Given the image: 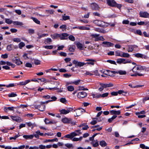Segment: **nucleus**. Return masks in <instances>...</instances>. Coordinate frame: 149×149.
Listing matches in <instances>:
<instances>
[{"label":"nucleus","instance_id":"1","mask_svg":"<svg viewBox=\"0 0 149 149\" xmlns=\"http://www.w3.org/2000/svg\"><path fill=\"white\" fill-rule=\"evenodd\" d=\"M131 63L134 65H136L130 71L131 72L132 70L134 73V74H129L132 77H136L137 76H142L144 75V74L140 73L138 72V70H146V68L144 66H141L139 65H136V63L134 62Z\"/></svg>","mask_w":149,"mask_h":149},{"label":"nucleus","instance_id":"2","mask_svg":"<svg viewBox=\"0 0 149 149\" xmlns=\"http://www.w3.org/2000/svg\"><path fill=\"white\" fill-rule=\"evenodd\" d=\"M107 5L111 7H116L120 9L122 6L121 4H118L114 0H107Z\"/></svg>","mask_w":149,"mask_h":149},{"label":"nucleus","instance_id":"3","mask_svg":"<svg viewBox=\"0 0 149 149\" xmlns=\"http://www.w3.org/2000/svg\"><path fill=\"white\" fill-rule=\"evenodd\" d=\"M61 121L64 124H70L72 126L76 125L75 122L72 121L71 118H68L65 117L62 119Z\"/></svg>","mask_w":149,"mask_h":149},{"label":"nucleus","instance_id":"4","mask_svg":"<svg viewBox=\"0 0 149 149\" xmlns=\"http://www.w3.org/2000/svg\"><path fill=\"white\" fill-rule=\"evenodd\" d=\"M100 87L99 88L98 90L100 92L102 91L104 88L107 87H110L113 86V84L111 83L109 84H103L100 83Z\"/></svg>","mask_w":149,"mask_h":149},{"label":"nucleus","instance_id":"5","mask_svg":"<svg viewBox=\"0 0 149 149\" xmlns=\"http://www.w3.org/2000/svg\"><path fill=\"white\" fill-rule=\"evenodd\" d=\"M93 23L97 26L103 28H106L108 26V25L105 24V22L102 21L95 20L93 21Z\"/></svg>","mask_w":149,"mask_h":149},{"label":"nucleus","instance_id":"6","mask_svg":"<svg viewBox=\"0 0 149 149\" xmlns=\"http://www.w3.org/2000/svg\"><path fill=\"white\" fill-rule=\"evenodd\" d=\"M66 110L65 109H62L59 111L61 114H66L71 111H72L74 109V108L72 107H66Z\"/></svg>","mask_w":149,"mask_h":149},{"label":"nucleus","instance_id":"7","mask_svg":"<svg viewBox=\"0 0 149 149\" xmlns=\"http://www.w3.org/2000/svg\"><path fill=\"white\" fill-rule=\"evenodd\" d=\"M116 62L119 64L121 63L125 64L127 63H131L132 61L130 59H127L126 60L124 58H120L117 60Z\"/></svg>","mask_w":149,"mask_h":149},{"label":"nucleus","instance_id":"8","mask_svg":"<svg viewBox=\"0 0 149 149\" xmlns=\"http://www.w3.org/2000/svg\"><path fill=\"white\" fill-rule=\"evenodd\" d=\"M73 111L76 112V115H75L76 117L79 116L85 112V111L81 108H79L74 110V109Z\"/></svg>","mask_w":149,"mask_h":149},{"label":"nucleus","instance_id":"9","mask_svg":"<svg viewBox=\"0 0 149 149\" xmlns=\"http://www.w3.org/2000/svg\"><path fill=\"white\" fill-rule=\"evenodd\" d=\"M90 7L92 10H98L100 8L98 5L95 3H91Z\"/></svg>","mask_w":149,"mask_h":149},{"label":"nucleus","instance_id":"10","mask_svg":"<svg viewBox=\"0 0 149 149\" xmlns=\"http://www.w3.org/2000/svg\"><path fill=\"white\" fill-rule=\"evenodd\" d=\"M36 109H38L39 111H43L45 110L46 107L45 105L40 104V105H36L34 106Z\"/></svg>","mask_w":149,"mask_h":149},{"label":"nucleus","instance_id":"11","mask_svg":"<svg viewBox=\"0 0 149 149\" xmlns=\"http://www.w3.org/2000/svg\"><path fill=\"white\" fill-rule=\"evenodd\" d=\"M73 64H75V67L77 68L78 67H81L83 66L85 64L84 62H78L76 60H74L72 61Z\"/></svg>","mask_w":149,"mask_h":149},{"label":"nucleus","instance_id":"12","mask_svg":"<svg viewBox=\"0 0 149 149\" xmlns=\"http://www.w3.org/2000/svg\"><path fill=\"white\" fill-rule=\"evenodd\" d=\"M139 16L145 18H149V13L146 11H141L139 14Z\"/></svg>","mask_w":149,"mask_h":149},{"label":"nucleus","instance_id":"13","mask_svg":"<svg viewBox=\"0 0 149 149\" xmlns=\"http://www.w3.org/2000/svg\"><path fill=\"white\" fill-rule=\"evenodd\" d=\"M106 73H105L104 74L111 77L114 76V75L116 74V73H117L116 71H111L109 70H106Z\"/></svg>","mask_w":149,"mask_h":149},{"label":"nucleus","instance_id":"14","mask_svg":"<svg viewBox=\"0 0 149 149\" xmlns=\"http://www.w3.org/2000/svg\"><path fill=\"white\" fill-rule=\"evenodd\" d=\"M58 37L60 38L61 40H67L68 39L67 37L69 36V34L67 33H62V34H58Z\"/></svg>","mask_w":149,"mask_h":149},{"label":"nucleus","instance_id":"15","mask_svg":"<svg viewBox=\"0 0 149 149\" xmlns=\"http://www.w3.org/2000/svg\"><path fill=\"white\" fill-rule=\"evenodd\" d=\"M133 55H134L135 57L138 58H141L145 59H147L148 58V57L146 55H144L139 53L134 54H133Z\"/></svg>","mask_w":149,"mask_h":149},{"label":"nucleus","instance_id":"16","mask_svg":"<svg viewBox=\"0 0 149 149\" xmlns=\"http://www.w3.org/2000/svg\"><path fill=\"white\" fill-rule=\"evenodd\" d=\"M87 96V93L84 91H82L78 93L77 96L78 98H81L86 97Z\"/></svg>","mask_w":149,"mask_h":149},{"label":"nucleus","instance_id":"17","mask_svg":"<svg viewBox=\"0 0 149 149\" xmlns=\"http://www.w3.org/2000/svg\"><path fill=\"white\" fill-rule=\"evenodd\" d=\"M12 61L13 63H15L17 65H19L22 63V62L20 60L19 58H18L15 57L12 59Z\"/></svg>","mask_w":149,"mask_h":149},{"label":"nucleus","instance_id":"18","mask_svg":"<svg viewBox=\"0 0 149 149\" xmlns=\"http://www.w3.org/2000/svg\"><path fill=\"white\" fill-rule=\"evenodd\" d=\"M75 44L77 46V48L80 50H83L84 49V46L79 42H75Z\"/></svg>","mask_w":149,"mask_h":149},{"label":"nucleus","instance_id":"19","mask_svg":"<svg viewBox=\"0 0 149 149\" xmlns=\"http://www.w3.org/2000/svg\"><path fill=\"white\" fill-rule=\"evenodd\" d=\"M102 44L105 45L103 46L105 47H113L114 45L111 42L107 41H104L102 42Z\"/></svg>","mask_w":149,"mask_h":149},{"label":"nucleus","instance_id":"20","mask_svg":"<svg viewBox=\"0 0 149 149\" xmlns=\"http://www.w3.org/2000/svg\"><path fill=\"white\" fill-rule=\"evenodd\" d=\"M110 113L111 115H119L120 114L121 111L120 110L116 111L112 110L110 111Z\"/></svg>","mask_w":149,"mask_h":149},{"label":"nucleus","instance_id":"21","mask_svg":"<svg viewBox=\"0 0 149 149\" xmlns=\"http://www.w3.org/2000/svg\"><path fill=\"white\" fill-rule=\"evenodd\" d=\"M30 82V80H25V81H22V82H20L19 83H17V86H25Z\"/></svg>","mask_w":149,"mask_h":149},{"label":"nucleus","instance_id":"22","mask_svg":"<svg viewBox=\"0 0 149 149\" xmlns=\"http://www.w3.org/2000/svg\"><path fill=\"white\" fill-rule=\"evenodd\" d=\"M91 36L93 38H95V41H97L100 40L99 39V34L93 33L91 34Z\"/></svg>","mask_w":149,"mask_h":149},{"label":"nucleus","instance_id":"23","mask_svg":"<svg viewBox=\"0 0 149 149\" xmlns=\"http://www.w3.org/2000/svg\"><path fill=\"white\" fill-rule=\"evenodd\" d=\"M11 118L13 121L17 122H19L20 120V117L19 116H11Z\"/></svg>","mask_w":149,"mask_h":149},{"label":"nucleus","instance_id":"24","mask_svg":"<svg viewBox=\"0 0 149 149\" xmlns=\"http://www.w3.org/2000/svg\"><path fill=\"white\" fill-rule=\"evenodd\" d=\"M15 108L13 107H5L3 109L5 112H7L8 111V110L10 111H14Z\"/></svg>","mask_w":149,"mask_h":149},{"label":"nucleus","instance_id":"25","mask_svg":"<svg viewBox=\"0 0 149 149\" xmlns=\"http://www.w3.org/2000/svg\"><path fill=\"white\" fill-rule=\"evenodd\" d=\"M68 48V50L70 52H74L75 49V47L73 45H69Z\"/></svg>","mask_w":149,"mask_h":149},{"label":"nucleus","instance_id":"26","mask_svg":"<svg viewBox=\"0 0 149 149\" xmlns=\"http://www.w3.org/2000/svg\"><path fill=\"white\" fill-rule=\"evenodd\" d=\"M34 137V135H24L23 136V137L25 138L26 139H32Z\"/></svg>","mask_w":149,"mask_h":149},{"label":"nucleus","instance_id":"27","mask_svg":"<svg viewBox=\"0 0 149 149\" xmlns=\"http://www.w3.org/2000/svg\"><path fill=\"white\" fill-rule=\"evenodd\" d=\"M17 86V83H10L8 85H5L4 84V86H5L7 88H10L11 87H13Z\"/></svg>","mask_w":149,"mask_h":149},{"label":"nucleus","instance_id":"28","mask_svg":"<svg viewBox=\"0 0 149 149\" xmlns=\"http://www.w3.org/2000/svg\"><path fill=\"white\" fill-rule=\"evenodd\" d=\"M58 140L57 138H55L52 139H46L45 141L44 142L47 143L48 142L53 141L58 142Z\"/></svg>","mask_w":149,"mask_h":149},{"label":"nucleus","instance_id":"29","mask_svg":"<svg viewBox=\"0 0 149 149\" xmlns=\"http://www.w3.org/2000/svg\"><path fill=\"white\" fill-rule=\"evenodd\" d=\"M100 145L102 147H104L107 146V143L104 141L102 140L100 141Z\"/></svg>","mask_w":149,"mask_h":149},{"label":"nucleus","instance_id":"30","mask_svg":"<svg viewBox=\"0 0 149 149\" xmlns=\"http://www.w3.org/2000/svg\"><path fill=\"white\" fill-rule=\"evenodd\" d=\"M122 53H123L122 54L121 57L128 58H129L130 56V55L127 53L123 52H122Z\"/></svg>","mask_w":149,"mask_h":149},{"label":"nucleus","instance_id":"31","mask_svg":"<svg viewBox=\"0 0 149 149\" xmlns=\"http://www.w3.org/2000/svg\"><path fill=\"white\" fill-rule=\"evenodd\" d=\"M31 19L33 20V21L36 23L39 24H40V21L38 20L36 18L33 17H31Z\"/></svg>","mask_w":149,"mask_h":149},{"label":"nucleus","instance_id":"32","mask_svg":"<svg viewBox=\"0 0 149 149\" xmlns=\"http://www.w3.org/2000/svg\"><path fill=\"white\" fill-rule=\"evenodd\" d=\"M95 31L98 32L100 33H105V31L103 29H101L99 28H96L95 29Z\"/></svg>","mask_w":149,"mask_h":149},{"label":"nucleus","instance_id":"33","mask_svg":"<svg viewBox=\"0 0 149 149\" xmlns=\"http://www.w3.org/2000/svg\"><path fill=\"white\" fill-rule=\"evenodd\" d=\"M6 49L8 51H11L13 49V45L10 44L7 45Z\"/></svg>","mask_w":149,"mask_h":149},{"label":"nucleus","instance_id":"34","mask_svg":"<svg viewBox=\"0 0 149 149\" xmlns=\"http://www.w3.org/2000/svg\"><path fill=\"white\" fill-rule=\"evenodd\" d=\"M81 81V80L78 79V80H77V81H73V82H71L70 83V84H73L75 85H78L79 84V83Z\"/></svg>","mask_w":149,"mask_h":149},{"label":"nucleus","instance_id":"35","mask_svg":"<svg viewBox=\"0 0 149 149\" xmlns=\"http://www.w3.org/2000/svg\"><path fill=\"white\" fill-rule=\"evenodd\" d=\"M115 53L116 56L121 57L122 54L121 53H122V52L118 50L115 51Z\"/></svg>","mask_w":149,"mask_h":149},{"label":"nucleus","instance_id":"36","mask_svg":"<svg viewBox=\"0 0 149 149\" xmlns=\"http://www.w3.org/2000/svg\"><path fill=\"white\" fill-rule=\"evenodd\" d=\"M65 14L62 16V20L65 21L67 20H68L70 19V17L68 16H65Z\"/></svg>","mask_w":149,"mask_h":149},{"label":"nucleus","instance_id":"37","mask_svg":"<svg viewBox=\"0 0 149 149\" xmlns=\"http://www.w3.org/2000/svg\"><path fill=\"white\" fill-rule=\"evenodd\" d=\"M5 20V22L9 24H10L13 22V21L10 19L6 18Z\"/></svg>","mask_w":149,"mask_h":149},{"label":"nucleus","instance_id":"38","mask_svg":"<svg viewBox=\"0 0 149 149\" xmlns=\"http://www.w3.org/2000/svg\"><path fill=\"white\" fill-rule=\"evenodd\" d=\"M38 39H40L42 37L47 36H48V34H42L41 35L38 34Z\"/></svg>","mask_w":149,"mask_h":149},{"label":"nucleus","instance_id":"39","mask_svg":"<svg viewBox=\"0 0 149 149\" xmlns=\"http://www.w3.org/2000/svg\"><path fill=\"white\" fill-rule=\"evenodd\" d=\"M67 89L69 91H72L74 90V87L71 86H68L67 87Z\"/></svg>","mask_w":149,"mask_h":149},{"label":"nucleus","instance_id":"40","mask_svg":"<svg viewBox=\"0 0 149 149\" xmlns=\"http://www.w3.org/2000/svg\"><path fill=\"white\" fill-rule=\"evenodd\" d=\"M13 23L15 25L22 26L23 25L22 22H19L18 21H13Z\"/></svg>","mask_w":149,"mask_h":149},{"label":"nucleus","instance_id":"41","mask_svg":"<svg viewBox=\"0 0 149 149\" xmlns=\"http://www.w3.org/2000/svg\"><path fill=\"white\" fill-rule=\"evenodd\" d=\"M117 72L116 74L119 73L120 75H124L126 74V72L125 71L120 70L118 71V72Z\"/></svg>","mask_w":149,"mask_h":149},{"label":"nucleus","instance_id":"42","mask_svg":"<svg viewBox=\"0 0 149 149\" xmlns=\"http://www.w3.org/2000/svg\"><path fill=\"white\" fill-rule=\"evenodd\" d=\"M17 96V95L15 93H14L13 92H12L9 93L8 95V97H15Z\"/></svg>","mask_w":149,"mask_h":149},{"label":"nucleus","instance_id":"43","mask_svg":"<svg viewBox=\"0 0 149 149\" xmlns=\"http://www.w3.org/2000/svg\"><path fill=\"white\" fill-rule=\"evenodd\" d=\"M53 47V46L52 45H45L43 46V47L47 49H52Z\"/></svg>","mask_w":149,"mask_h":149},{"label":"nucleus","instance_id":"44","mask_svg":"<svg viewBox=\"0 0 149 149\" xmlns=\"http://www.w3.org/2000/svg\"><path fill=\"white\" fill-rule=\"evenodd\" d=\"M93 119H95L97 120V122H99L102 121L103 120V118L102 117H99L95 118Z\"/></svg>","mask_w":149,"mask_h":149},{"label":"nucleus","instance_id":"45","mask_svg":"<svg viewBox=\"0 0 149 149\" xmlns=\"http://www.w3.org/2000/svg\"><path fill=\"white\" fill-rule=\"evenodd\" d=\"M20 135H19L18 134H17L15 135L14 137H10L9 139L10 140H11L12 139L15 140L17 138L19 137Z\"/></svg>","mask_w":149,"mask_h":149},{"label":"nucleus","instance_id":"46","mask_svg":"<svg viewBox=\"0 0 149 149\" xmlns=\"http://www.w3.org/2000/svg\"><path fill=\"white\" fill-rule=\"evenodd\" d=\"M38 80L41 81V82H45L44 83V84H45V83L46 82L47 79L44 78H38Z\"/></svg>","mask_w":149,"mask_h":149},{"label":"nucleus","instance_id":"47","mask_svg":"<svg viewBox=\"0 0 149 149\" xmlns=\"http://www.w3.org/2000/svg\"><path fill=\"white\" fill-rule=\"evenodd\" d=\"M25 45L24 43L23 42H20L19 45V47L20 49H22V48L24 47Z\"/></svg>","mask_w":149,"mask_h":149},{"label":"nucleus","instance_id":"48","mask_svg":"<svg viewBox=\"0 0 149 149\" xmlns=\"http://www.w3.org/2000/svg\"><path fill=\"white\" fill-rule=\"evenodd\" d=\"M34 64L36 65H38L40 64V61L38 59H35L34 60Z\"/></svg>","mask_w":149,"mask_h":149},{"label":"nucleus","instance_id":"49","mask_svg":"<svg viewBox=\"0 0 149 149\" xmlns=\"http://www.w3.org/2000/svg\"><path fill=\"white\" fill-rule=\"evenodd\" d=\"M58 34L57 33H55L53 35H51V37L53 39L57 38L58 37Z\"/></svg>","mask_w":149,"mask_h":149},{"label":"nucleus","instance_id":"50","mask_svg":"<svg viewBox=\"0 0 149 149\" xmlns=\"http://www.w3.org/2000/svg\"><path fill=\"white\" fill-rule=\"evenodd\" d=\"M64 137L65 138H67L68 139H73L71 134V133L70 134H68L65 135L64 136Z\"/></svg>","mask_w":149,"mask_h":149},{"label":"nucleus","instance_id":"51","mask_svg":"<svg viewBox=\"0 0 149 149\" xmlns=\"http://www.w3.org/2000/svg\"><path fill=\"white\" fill-rule=\"evenodd\" d=\"M69 39L72 41H74L75 40V38L74 36L72 35H70L68 37Z\"/></svg>","mask_w":149,"mask_h":149},{"label":"nucleus","instance_id":"52","mask_svg":"<svg viewBox=\"0 0 149 149\" xmlns=\"http://www.w3.org/2000/svg\"><path fill=\"white\" fill-rule=\"evenodd\" d=\"M107 62L111 64H113L114 65H116L117 64L116 63V62L113 60H108L107 61Z\"/></svg>","mask_w":149,"mask_h":149},{"label":"nucleus","instance_id":"53","mask_svg":"<svg viewBox=\"0 0 149 149\" xmlns=\"http://www.w3.org/2000/svg\"><path fill=\"white\" fill-rule=\"evenodd\" d=\"M128 52H132L133 50V48L132 47L131 45H129L128 46Z\"/></svg>","mask_w":149,"mask_h":149},{"label":"nucleus","instance_id":"54","mask_svg":"<svg viewBox=\"0 0 149 149\" xmlns=\"http://www.w3.org/2000/svg\"><path fill=\"white\" fill-rule=\"evenodd\" d=\"M52 41V40L50 38H48L45 40V44H47L48 43Z\"/></svg>","mask_w":149,"mask_h":149},{"label":"nucleus","instance_id":"55","mask_svg":"<svg viewBox=\"0 0 149 149\" xmlns=\"http://www.w3.org/2000/svg\"><path fill=\"white\" fill-rule=\"evenodd\" d=\"M8 54H6L5 53L4 54H2L1 56V57L4 59H6L8 57Z\"/></svg>","mask_w":149,"mask_h":149},{"label":"nucleus","instance_id":"56","mask_svg":"<svg viewBox=\"0 0 149 149\" xmlns=\"http://www.w3.org/2000/svg\"><path fill=\"white\" fill-rule=\"evenodd\" d=\"M14 42H18L21 41V40L20 38H14L13 39Z\"/></svg>","mask_w":149,"mask_h":149},{"label":"nucleus","instance_id":"57","mask_svg":"<svg viewBox=\"0 0 149 149\" xmlns=\"http://www.w3.org/2000/svg\"><path fill=\"white\" fill-rule=\"evenodd\" d=\"M60 102L63 103H65L66 102V99L65 98L62 97L60 99Z\"/></svg>","mask_w":149,"mask_h":149},{"label":"nucleus","instance_id":"58","mask_svg":"<svg viewBox=\"0 0 149 149\" xmlns=\"http://www.w3.org/2000/svg\"><path fill=\"white\" fill-rule=\"evenodd\" d=\"M146 113L143 110L140 112H137L135 114L136 115H140V114H145Z\"/></svg>","mask_w":149,"mask_h":149},{"label":"nucleus","instance_id":"59","mask_svg":"<svg viewBox=\"0 0 149 149\" xmlns=\"http://www.w3.org/2000/svg\"><path fill=\"white\" fill-rule=\"evenodd\" d=\"M71 134L73 138L74 136L77 135H79V134H78L75 132V131L74 132H71Z\"/></svg>","mask_w":149,"mask_h":149},{"label":"nucleus","instance_id":"60","mask_svg":"<svg viewBox=\"0 0 149 149\" xmlns=\"http://www.w3.org/2000/svg\"><path fill=\"white\" fill-rule=\"evenodd\" d=\"M109 93H106L102 94H101V97H107L109 95Z\"/></svg>","mask_w":149,"mask_h":149},{"label":"nucleus","instance_id":"61","mask_svg":"<svg viewBox=\"0 0 149 149\" xmlns=\"http://www.w3.org/2000/svg\"><path fill=\"white\" fill-rule=\"evenodd\" d=\"M72 75L68 74V73L64 74L63 75V77L65 78H69L71 77Z\"/></svg>","mask_w":149,"mask_h":149},{"label":"nucleus","instance_id":"62","mask_svg":"<svg viewBox=\"0 0 149 149\" xmlns=\"http://www.w3.org/2000/svg\"><path fill=\"white\" fill-rule=\"evenodd\" d=\"M93 15L95 16H97L99 17H100V14L98 13L97 12H95L93 13Z\"/></svg>","mask_w":149,"mask_h":149},{"label":"nucleus","instance_id":"63","mask_svg":"<svg viewBox=\"0 0 149 149\" xmlns=\"http://www.w3.org/2000/svg\"><path fill=\"white\" fill-rule=\"evenodd\" d=\"M60 56H63L64 57H66L67 56V54L66 53L63 52H61L59 53Z\"/></svg>","mask_w":149,"mask_h":149},{"label":"nucleus","instance_id":"64","mask_svg":"<svg viewBox=\"0 0 149 149\" xmlns=\"http://www.w3.org/2000/svg\"><path fill=\"white\" fill-rule=\"evenodd\" d=\"M64 47V46H63V45L59 46L58 47L57 50H63Z\"/></svg>","mask_w":149,"mask_h":149}]
</instances>
